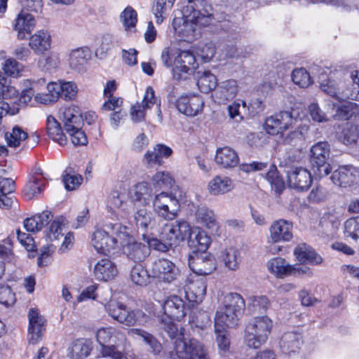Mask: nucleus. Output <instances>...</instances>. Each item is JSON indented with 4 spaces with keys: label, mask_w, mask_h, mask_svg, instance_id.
Masks as SVG:
<instances>
[{
    "label": "nucleus",
    "mask_w": 359,
    "mask_h": 359,
    "mask_svg": "<svg viewBox=\"0 0 359 359\" xmlns=\"http://www.w3.org/2000/svg\"><path fill=\"white\" fill-rule=\"evenodd\" d=\"M203 104L202 98L195 95H182L176 102L179 111L189 116H194L201 112Z\"/></svg>",
    "instance_id": "21"
},
{
    "label": "nucleus",
    "mask_w": 359,
    "mask_h": 359,
    "mask_svg": "<svg viewBox=\"0 0 359 359\" xmlns=\"http://www.w3.org/2000/svg\"><path fill=\"white\" fill-rule=\"evenodd\" d=\"M90 345L87 339H79L73 342L68 355L72 359H83L88 355Z\"/></svg>",
    "instance_id": "44"
},
{
    "label": "nucleus",
    "mask_w": 359,
    "mask_h": 359,
    "mask_svg": "<svg viewBox=\"0 0 359 359\" xmlns=\"http://www.w3.org/2000/svg\"><path fill=\"white\" fill-rule=\"evenodd\" d=\"M163 309L170 319L179 320L185 316L189 309L180 297L174 294L163 301Z\"/></svg>",
    "instance_id": "20"
},
{
    "label": "nucleus",
    "mask_w": 359,
    "mask_h": 359,
    "mask_svg": "<svg viewBox=\"0 0 359 359\" xmlns=\"http://www.w3.org/2000/svg\"><path fill=\"white\" fill-rule=\"evenodd\" d=\"M184 288L187 300L194 304L203 301L206 294L207 285L204 278L190 274L187 277Z\"/></svg>",
    "instance_id": "12"
},
{
    "label": "nucleus",
    "mask_w": 359,
    "mask_h": 359,
    "mask_svg": "<svg viewBox=\"0 0 359 359\" xmlns=\"http://www.w3.org/2000/svg\"><path fill=\"white\" fill-rule=\"evenodd\" d=\"M135 207L136 211L134 212L133 219L137 227L142 229H151L154 224L152 213L144 206Z\"/></svg>",
    "instance_id": "42"
},
{
    "label": "nucleus",
    "mask_w": 359,
    "mask_h": 359,
    "mask_svg": "<svg viewBox=\"0 0 359 359\" xmlns=\"http://www.w3.org/2000/svg\"><path fill=\"white\" fill-rule=\"evenodd\" d=\"M46 130L48 135L53 141L60 145L66 143L67 139L62 133L60 123L53 116H48L46 119Z\"/></svg>",
    "instance_id": "41"
},
{
    "label": "nucleus",
    "mask_w": 359,
    "mask_h": 359,
    "mask_svg": "<svg viewBox=\"0 0 359 359\" xmlns=\"http://www.w3.org/2000/svg\"><path fill=\"white\" fill-rule=\"evenodd\" d=\"M239 90L238 82L235 79H228L219 83L215 93V100L219 104H225L233 100Z\"/></svg>",
    "instance_id": "25"
},
{
    "label": "nucleus",
    "mask_w": 359,
    "mask_h": 359,
    "mask_svg": "<svg viewBox=\"0 0 359 359\" xmlns=\"http://www.w3.org/2000/svg\"><path fill=\"white\" fill-rule=\"evenodd\" d=\"M105 308L111 318L128 327L144 325L149 319V316L142 310L130 309L121 302H110Z\"/></svg>",
    "instance_id": "5"
},
{
    "label": "nucleus",
    "mask_w": 359,
    "mask_h": 359,
    "mask_svg": "<svg viewBox=\"0 0 359 359\" xmlns=\"http://www.w3.org/2000/svg\"><path fill=\"white\" fill-rule=\"evenodd\" d=\"M311 162L312 166L319 177H325L330 174L331 166L329 163L330 159V147L326 142H319L311 149Z\"/></svg>",
    "instance_id": "10"
},
{
    "label": "nucleus",
    "mask_w": 359,
    "mask_h": 359,
    "mask_svg": "<svg viewBox=\"0 0 359 359\" xmlns=\"http://www.w3.org/2000/svg\"><path fill=\"white\" fill-rule=\"evenodd\" d=\"M114 44V39L111 35H104L97 41V48L95 55L100 59L106 57L107 52L112 48Z\"/></svg>",
    "instance_id": "50"
},
{
    "label": "nucleus",
    "mask_w": 359,
    "mask_h": 359,
    "mask_svg": "<svg viewBox=\"0 0 359 359\" xmlns=\"http://www.w3.org/2000/svg\"><path fill=\"white\" fill-rule=\"evenodd\" d=\"M120 20L126 29L134 28L137 22V13L132 7L128 6L121 13Z\"/></svg>",
    "instance_id": "56"
},
{
    "label": "nucleus",
    "mask_w": 359,
    "mask_h": 359,
    "mask_svg": "<svg viewBox=\"0 0 359 359\" xmlns=\"http://www.w3.org/2000/svg\"><path fill=\"white\" fill-rule=\"evenodd\" d=\"M2 69L6 75L13 77H18L20 75V73L23 69V66L17 60L11 57L5 61Z\"/></svg>",
    "instance_id": "59"
},
{
    "label": "nucleus",
    "mask_w": 359,
    "mask_h": 359,
    "mask_svg": "<svg viewBox=\"0 0 359 359\" xmlns=\"http://www.w3.org/2000/svg\"><path fill=\"white\" fill-rule=\"evenodd\" d=\"M338 102L329 103L330 114L336 119H348L353 108V104L344 100H337Z\"/></svg>",
    "instance_id": "43"
},
{
    "label": "nucleus",
    "mask_w": 359,
    "mask_h": 359,
    "mask_svg": "<svg viewBox=\"0 0 359 359\" xmlns=\"http://www.w3.org/2000/svg\"><path fill=\"white\" fill-rule=\"evenodd\" d=\"M303 343L302 334L297 332H285L280 342L283 353L290 354L297 352Z\"/></svg>",
    "instance_id": "33"
},
{
    "label": "nucleus",
    "mask_w": 359,
    "mask_h": 359,
    "mask_svg": "<svg viewBox=\"0 0 359 359\" xmlns=\"http://www.w3.org/2000/svg\"><path fill=\"white\" fill-rule=\"evenodd\" d=\"M299 122L294 116L293 111H281L265 119L264 130L269 135H283L286 130L293 128Z\"/></svg>",
    "instance_id": "8"
},
{
    "label": "nucleus",
    "mask_w": 359,
    "mask_h": 359,
    "mask_svg": "<svg viewBox=\"0 0 359 359\" xmlns=\"http://www.w3.org/2000/svg\"><path fill=\"white\" fill-rule=\"evenodd\" d=\"M358 176H359V172L355 168L346 165L334 170L330 179L334 184L346 187L354 182Z\"/></svg>",
    "instance_id": "30"
},
{
    "label": "nucleus",
    "mask_w": 359,
    "mask_h": 359,
    "mask_svg": "<svg viewBox=\"0 0 359 359\" xmlns=\"http://www.w3.org/2000/svg\"><path fill=\"white\" fill-rule=\"evenodd\" d=\"M151 276L159 282L170 284L180 276V271L172 261L161 258L152 262Z\"/></svg>",
    "instance_id": "11"
},
{
    "label": "nucleus",
    "mask_w": 359,
    "mask_h": 359,
    "mask_svg": "<svg viewBox=\"0 0 359 359\" xmlns=\"http://www.w3.org/2000/svg\"><path fill=\"white\" fill-rule=\"evenodd\" d=\"M113 234L118 236V244L122 247L123 253L135 262H142L150 253V249L147 245L136 242L128 231V228L116 223L111 227Z\"/></svg>",
    "instance_id": "2"
},
{
    "label": "nucleus",
    "mask_w": 359,
    "mask_h": 359,
    "mask_svg": "<svg viewBox=\"0 0 359 359\" xmlns=\"http://www.w3.org/2000/svg\"><path fill=\"white\" fill-rule=\"evenodd\" d=\"M153 185L159 189H166L170 187L174 180L168 172H157L151 179Z\"/></svg>",
    "instance_id": "55"
},
{
    "label": "nucleus",
    "mask_w": 359,
    "mask_h": 359,
    "mask_svg": "<svg viewBox=\"0 0 359 359\" xmlns=\"http://www.w3.org/2000/svg\"><path fill=\"white\" fill-rule=\"evenodd\" d=\"M28 341L35 344L41 339L43 331L46 329V320L39 313L36 309H30L28 313Z\"/></svg>",
    "instance_id": "16"
},
{
    "label": "nucleus",
    "mask_w": 359,
    "mask_h": 359,
    "mask_svg": "<svg viewBox=\"0 0 359 359\" xmlns=\"http://www.w3.org/2000/svg\"><path fill=\"white\" fill-rule=\"evenodd\" d=\"M231 179L226 176L216 175L208 184L207 190L212 196L222 195L233 189Z\"/></svg>",
    "instance_id": "31"
},
{
    "label": "nucleus",
    "mask_w": 359,
    "mask_h": 359,
    "mask_svg": "<svg viewBox=\"0 0 359 359\" xmlns=\"http://www.w3.org/2000/svg\"><path fill=\"white\" fill-rule=\"evenodd\" d=\"M248 301V308L253 312L266 311L270 304L268 298L265 296L251 297Z\"/></svg>",
    "instance_id": "58"
},
{
    "label": "nucleus",
    "mask_w": 359,
    "mask_h": 359,
    "mask_svg": "<svg viewBox=\"0 0 359 359\" xmlns=\"http://www.w3.org/2000/svg\"><path fill=\"white\" fill-rule=\"evenodd\" d=\"M220 259L224 266L229 271H237L241 264L240 251L233 247L226 248L221 252Z\"/></svg>",
    "instance_id": "38"
},
{
    "label": "nucleus",
    "mask_w": 359,
    "mask_h": 359,
    "mask_svg": "<svg viewBox=\"0 0 359 359\" xmlns=\"http://www.w3.org/2000/svg\"><path fill=\"white\" fill-rule=\"evenodd\" d=\"M245 304L243 297L236 292L226 294L222 301V308L217 311L215 320L217 324L236 325L239 317L245 309Z\"/></svg>",
    "instance_id": "4"
},
{
    "label": "nucleus",
    "mask_w": 359,
    "mask_h": 359,
    "mask_svg": "<svg viewBox=\"0 0 359 359\" xmlns=\"http://www.w3.org/2000/svg\"><path fill=\"white\" fill-rule=\"evenodd\" d=\"M294 255L301 263L319 264L323 261L322 257L306 243L299 244L294 250Z\"/></svg>",
    "instance_id": "34"
},
{
    "label": "nucleus",
    "mask_w": 359,
    "mask_h": 359,
    "mask_svg": "<svg viewBox=\"0 0 359 359\" xmlns=\"http://www.w3.org/2000/svg\"><path fill=\"white\" fill-rule=\"evenodd\" d=\"M172 154V150L169 147L158 144L152 150H148L143 158V163L147 167L161 165L163 163V158H168Z\"/></svg>",
    "instance_id": "24"
},
{
    "label": "nucleus",
    "mask_w": 359,
    "mask_h": 359,
    "mask_svg": "<svg viewBox=\"0 0 359 359\" xmlns=\"http://www.w3.org/2000/svg\"><path fill=\"white\" fill-rule=\"evenodd\" d=\"M195 57L189 51H180L173 61L172 69L173 77L176 79L183 78V74H188L194 69Z\"/></svg>",
    "instance_id": "22"
},
{
    "label": "nucleus",
    "mask_w": 359,
    "mask_h": 359,
    "mask_svg": "<svg viewBox=\"0 0 359 359\" xmlns=\"http://www.w3.org/2000/svg\"><path fill=\"white\" fill-rule=\"evenodd\" d=\"M53 215L50 211H43L40 214L27 218L24 221V226L27 231L36 232L51 221Z\"/></svg>",
    "instance_id": "37"
},
{
    "label": "nucleus",
    "mask_w": 359,
    "mask_h": 359,
    "mask_svg": "<svg viewBox=\"0 0 359 359\" xmlns=\"http://www.w3.org/2000/svg\"><path fill=\"white\" fill-rule=\"evenodd\" d=\"M196 217L198 222L203 224L208 229L214 227L216 224L215 213L207 208H199L196 212Z\"/></svg>",
    "instance_id": "52"
},
{
    "label": "nucleus",
    "mask_w": 359,
    "mask_h": 359,
    "mask_svg": "<svg viewBox=\"0 0 359 359\" xmlns=\"http://www.w3.org/2000/svg\"><path fill=\"white\" fill-rule=\"evenodd\" d=\"M60 119L63 123V128L67 133H71L81 128L83 118L79 107L71 105L60 109Z\"/></svg>",
    "instance_id": "19"
},
{
    "label": "nucleus",
    "mask_w": 359,
    "mask_h": 359,
    "mask_svg": "<svg viewBox=\"0 0 359 359\" xmlns=\"http://www.w3.org/2000/svg\"><path fill=\"white\" fill-rule=\"evenodd\" d=\"M289 185L297 190H307L311 185L312 176L310 171L302 167L292 168L287 172Z\"/></svg>",
    "instance_id": "18"
},
{
    "label": "nucleus",
    "mask_w": 359,
    "mask_h": 359,
    "mask_svg": "<svg viewBox=\"0 0 359 359\" xmlns=\"http://www.w3.org/2000/svg\"><path fill=\"white\" fill-rule=\"evenodd\" d=\"M359 137V128L355 125L347 126L343 131L342 140L345 144L356 142Z\"/></svg>",
    "instance_id": "61"
},
{
    "label": "nucleus",
    "mask_w": 359,
    "mask_h": 359,
    "mask_svg": "<svg viewBox=\"0 0 359 359\" xmlns=\"http://www.w3.org/2000/svg\"><path fill=\"white\" fill-rule=\"evenodd\" d=\"M321 90L335 98L337 100H344L346 97H343V93H346L345 90H339V88L335 81L327 79L320 83Z\"/></svg>",
    "instance_id": "53"
},
{
    "label": "nucleus",
    "mask_w": 359,
    "mask_h": 359,
    "mask_svg": "<svg viewBox=\"0 0 359 359\" xmlns=\"http://www.w3.org/2000/svg\"><path fill=\"white\" fill-rule=\"evenodd\" d=\"M211 243L210 238L204 231L193 228L191 234L188 238V245L191 249V255L205 252Z\"/></svg>",
    "instance_id": "27"
},
{
    "label": "nucleus",
    "mask_w": 359,
    "mask_h": 359,
    "mask_svg": "<svg viewBox=\"0 0 359 359\" xmlns=\"http://www.w3.org/2000/svg\"><path fill=\"white\" fill-rule=\"evenodd\" d=\"M15 302V294L10 287L2 286L0 287V303L6 306H10Z\"/></svg>",
    "instance_id": "64"
},
{
    "label": "nucleus",
    "mask_w": 359,
    "mask_h": 359,
    "mask_svg": "<svg viewBox=\"0 0 359 359\" xmlns=\"http://www.w3.org/2000/svg\"><path fill=\"white\" fill-rule=\"evenodd\" d=\"M192 229L187 222L179 219L165 224L161 229L160 236L164 242L176 246L189 238L191 234Z\"/></svg>",
    "instance_id": "9"
},
{
    "label": "nucleus",
    "mask_w": 359,
    "mask_h": 359,
    "mask_svg": "<svg viewBox=\"0 0 359 359\" xmlns=\"http://www.w3.org/2000/svg\"><path fill=\"white\" fill-rule=\"evenodd\" d=\"M117 273L115 264L106 257L98 261L94 269L95 277L100 280H111L117 275Z\"/></svg>",
    "instance_id": "32"
},
{
    "label": "nucleus",
    "mask_w": 359,
    "mask_h": 359,
    "mask_svg": "<svg viewBox=\"0 0 359 359\" xmlns=\"http://www.w3.org/2000/svg\"><path fill=\"white\" fill-rule=\"evenodd\" d=\"M211 15L210 13L205 14L194 9L192 5L187 6L182 10V16L173 19L172 27L184 41L191 42L199 36V27L210 22Z\"/></svg>",
    "instance_id": "1"
},
{
    "label": "nucleus",
    "mask_w": 359,
    "mask_h": 359,
    "mask_svg": "<svg viewBox=\"0 0 359 359\" xmlns=\"http://www.w3.org/2000/svg\"><path fill=\"white\" fill-rule=\"evenodd\" d=\"M266 179L271 184V187L277 192H280L285 187L283 180L278 176L277 168L275 165H271L266 172Z\"/></svg>",
    "instance_id": "57"
},
{
    "label": "nucleus",
    "mask_w": 359,
    "mask_h": 359,
    "mask_svg": "<svg viewBox=\"0 0 359 359\" xmlns=\"http://www.w3.org/2000/svg\"><path fill=\"white\" fill-rule=\"evenodd\" d=\"M89 55L90 50L88 47L73 50L69 54V67L79 72H83L88 65Z\"/></svg>",
    "instance_id": "36"
},
{
    "label": "nucleus",
    "mask_w": 359,
    "mask_h": 359,
    "mask_svg": "<svg viewBox=\"0 0 359 359\" xmlns=\"http://www.w3.org/2000/svg\"><path fill=\"white\" fill-rule=\"evenodd\" d=\"M344 232L353 239L359 238V217L350 218L345 222Z\"/></svg>",
    "instance_id": "60"
},
{
    "label": "nucleus",
    "mask_w": 359,
    "mask_h": 359,
    "mask_svg": "<svg viewBox=\"0 0 359 359\" xmlns=\"http://www.w3.org/2000/svg\"><path fill=\"white\" fill-rule=\"evenodd\" d=\"M268 243L289 242L293 238V223L290 220L280 219L272 222L269 227Z\"/></svg>",
    "instance_id": "14"
},
{
    "label": "nucleus",
    "mask_w": 359,
    "mask_h": 359,
    "mask_svg": "<svg viewBox=\"0 0 359 359\" xmlns=\"http://www.w3.org/2000/svg\"><path fill=\"white\" fill-rule=\"evenodd\" d=\"M107 207L111 212L117 210H124L126 207L125 194L118 191H112L108 196Z\"/></svg>",
    "instance_id": "47"
},
{
    "label": "nucleus",
    "mask_w": 359,
    "mask_h": 359,
    "mask_svg": "<svg viewBox=\"0 0 359 359\" xmlns=\"http://www.w3.org/2000/svg\"><path fill=\"white\" fill-rule=\"evenodd\" d=\"M215 161L217 165L223 168H231L238 165L239 157L235 149L224 146L217 149Z\"/></svg>",
    "instance_id": "28"
},
{
    "label": "nucleus",
    "mask_w": 359,
    "mask_h": 359,
    "mask_svg": "<svg viewBox=\"0 0 359 359\" xmlns=\"http://www.w3.org/2000/svg\"><path fill=\"white\" fill-rule=\"evenodd\" d=\"M36 25L35 18L32 13L22 10L13 22V30L17 32L18 40H25L30 34Z\"/></svg>",
    "instance_id": "17"
},
{
    "label": "nucleus",
    "mask_w": 359,
    "mask_h": 359,
    "mask_svg": "<svg viewBox=\"0 0 359 359\" xmlns=\"http://www.w3.org/2000/svg\"><path fill=\"white\" fill-rule=\"evenodd\" d=\"M268 270L277 278L291 275L292 265L281 257H274L267 262Z\"/></svg>",
    "instance_id": "40"
},
{
    "label": "nucleus",
    "mask_w": 359,
    "mask_h": 359,
    "mask_svg": "<svg viewBox=\"0 0 359 359\" xmlns=\"http://www.w3.org/2000/svg\"><path fill=\"white\" fill-rule=\"evenodd\" d=\"M233 325L224 324L221 323L217 324V320H215V331L216 334V341L220 350L226 352L230 345V341L226 334V328L227 327H232Z\"/></svg>",
    "instance_id": "46"
},
{
    "label": "nucleus",
    "mask_w": 359,
    "mask_h": 359,
    "mask_svg": "<svg viewBox=\"0 0 359 359\" xmlns=\"http://www.w3.org/2000/svg\"><path fill=\"white\" fill-rule=\"evenodd\" d=\"M128 334L133 338L140 337L144 342L149 346L150 351L154 355H159L163 351V346L160 341L148 332L137 328L128 330Z\"/></svg>",
    "instance_id": "35"
},
{
    "label": "nucleus",
    "mask_w": 359,
    "mask_h": 359,
    "mask_svg": "<svg viewBox=\"0 0 359 359\" xmlns=\"http://www.w3.org/2000/svg\"><path fill=\"white\" fill-rule=\"evenodd\" d=\"M291 76L294 83L301 88H306L312 83L310 74L304 68L294 69Z\"/></svg>",
    "instance_id": "54"
},
{
    "label": "nucleus",
    "mask_w": 359,
    "mask_h": 359,
    "mask_svg": "<svg viewBox=\"0 0 359 359\" xmlns=\"http://www.w3.org/2000/svg\"><path fill=\"white\" fill-rule=\"evenodd\" d=\"M46 184V177L42 170L38 169L25 185L23 192L28 200L39 196L43 191Z\"/></svg>",
    "instance_id": "29"
},
{
    "label": "nucleus",
    "mask_w": 359,
    "mask_h": 359,
    "mask_svg": "<svg viewBox=\"0 0 359 359\" xmlns=\"http://www.w3.org/2000/svg\"><path fill=\"white\" fill-rule=\"evenodd\" d=\"M114 224L107 226L110 230L111 236L109 235V232L105 230L97 229L93 233V247L98 253L107 255L114 250L118 245L119 239L118 236L113 234L112 226Z\"/></svg>",
    "instance_id": "13"
},
{
    "label": "nucleus",
    "mask_w": 359,
    "mask_h": 359,
    "mask_svg": "<svg viewBox=\"0 0 359 359\" xmlns=\"http://www.w3.org/2000/svg\"><path fill=\"white\" fill-rule=\"evenodd\" d=\"M174 353L170 357L175 359H210L204 345L196 339H177L175 341Z\"/></svg>",
    "instance_id": "6"
},
{
    "label": "nucleus",
    "mask_w": 359,
    "mask_h": 359,
    "mask_svg": "<svg viewBox=\"0 0 359 359\" xmlns=\"http://www.w3.org/2000/svg\"><path fill=\"white\" fill-rule=\"evenodd\" d=\"M51 36L43 29L38 30L32 34L29 40V46L36 55H42L51 47Z\"/></svg>",
    "instance_id": "26"
},
{
    "label": "nucleus",
    "mask_w": 359,
    "mask_h": 359,
    "mask_svg": "<svg viewBox=\"0 0 359 359\" xmlns=\"http://www.w3.org/2000/svg\"><path fill=\"white\" fill-rule=\"evenodd\" d=\"M130 280L137 285H146L150 278L147 270L140 264L135 265L130 271Z\"/></svg>",
    "instance_id": "48"
},
{
    "label": "nucleus",
    "mask_w": 359,
    "mask_h": 359,
    "mask_svg": "<svg viewBox=\"0 0 359 359\" xmlns=\"http://www.w3.org/2000/svg\"><path fill=\"white\" fill-rule=\"evenodd\" d=\"M77 94V86L72 81H61V97L65 100H72Z\"/></svg>",
    "instance_id": "62"
},
{
    "label": "nucleus",
    "mask_w": 359,
    "mask_h": 359,
    "mask_svg": "<svg viewBox=\"0 0 359 359\" xmlns=\"http://www.w3.org/2000/svg\"><path fill=\"white\" fill-rule=\"evenodd\" d=\"M217 79L210 72H204L198 79L197 85L201 92L208 93L217 86Z\"/></svg>",
    "instance_id": "49"
},
{
    "label": "nucleus",
    "mask_w": 359,
    "mask_h": 359,
    "mask_svg": "<svg viewBox=\"0 0 359 359\" xmlns=\"http://www.w3.org/2000/svg\"><path fill=\"white\" fill-rule=\"evenodd\" d=\"M272 327L273 321L266 316L252 318L245 326V341L246 345L250 348H259L266 341Z\"/></svg>",
    "instance_id": "3"
},
{
    "label": "nucleus",
    "mask_w": 359,
    "mask_h": 359,
    "mask_svg": "<svg viewBox=\"0 0 359 359\" xmlns=\"http://www.w3.org/2000/svg\"><path fill=\"white\" fill-rule=\"evenodd\" d=\"M166 0H155L152 7V13L157 24H161L165 18Z\"/></svg>",
    "instance_id": "63"
},
{
    "label": "nucleus",
    "mask_w": 359,
    "mask_h": 359,
    "mask_svg": "<svg viewBox=\"0 0 359 359\" xmlns=\"http://www.w3.org/2000/svg\"><path fill=\"white\" fill-rule=\"evenodd\" d=\"M153 208L158 217L165 220H173L179 215L180 203L172 193L162 191L154 196Z\"/></svg>",
    "instance_id": "7"
},
{
    "label": "nucleus",
    "mask_w": 359,
    "mask_h": 359,
    "mask_svg": "<svg viewBox=\"0 0 359 359\" xmlns=\"http://www.w3.org/2000/svg\"><path fill=\"white\" fill-rule=\"evenodd\" d=\"M96 339L100 346L108 343L117 344L125 339V337L120 331L112 327H102L96 332Z\"/></svg>",
    "instance_id": "39"
},
{
    "label": "nucleus",
    "mask_w": 359,
    "mask_h": 359,
    "mask_svg": "<svg viewBox=\"0 0 359 359\" xmlns=\"http://www.w3.org/2000/svg\"><path fill=\"white\" fill-rule=\"evenodd\" d=\"M188 264L189 268L197 276L210 274L216 269V262L212 256L205 252L189 255Z\"/></svg>",
    "instance_id": "15"
},
{
    "label": "nucleus",
    "mask_w": 359,
    "mask_h": 359,
    "mask_svg": "<svg viewBox=\"0 0 359 359\" xmlns=\"http://www.w3.org/2000/svg\"><path fill=\"white\" fill-rule=\"evenodd\" d=\"M27 137V133L18 126H15L11 131L5 133V140L8 146L13 148L19 147Z\"/></svg>",
    "instance_id": "45"
},
{
    "label": "nucleus",
    "mask_w": 359,
    "mask_h": 359,
    "mask_svg": "<svg viewBox=\"0 0 359 359\" xmlns=\"http://www.w3.org/2000/svg\"><path fill=\"white\" fill-rule=\"evenodd\" d=\"M65 226V219L61 217L55 219L48 228L46 235L47 241H54L61 238L64 233L62 229Z\"/></svg>",
    "instance_id": "51"
},
{
    "label": "nucleus",
    "mask_w": 359,
    "mask_h": 359,
    "mask_svg": "<svg viewBox=\"0 0 359 359\" xmlns=\"http://www.w3.org/2000/svg\"><path fill=\"white\" fill-rule=\"evenodd\" d=\"M129 195L135 206H147L149 204L151 196V187L145 182H141L130 189Z\"/></svg>",
    "instance_id": "23"
}]
</instances>
